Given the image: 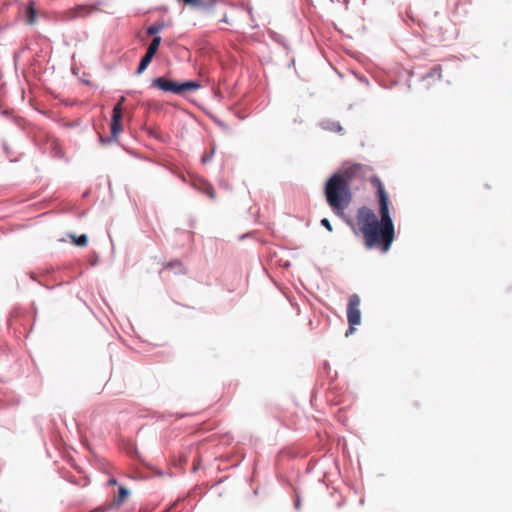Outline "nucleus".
<instances>
[{"instance_id": "obj_1", "label": "nucleus", "mask_w": 512, "mask_h": 512, "mask_svg": "<svg viewBox=\"0 0 512 512\" xmlns=\"http://www.w3.org/2000/svg\"><path fill=\"white\" fill-rule=\"evenodd\" d=\"M371 182L377 188L380 220L371 209L360 208L357 213L359 231L366 248H376L386 253L395 239V228L389 212V199L379 178L373 177Z\"/></svg>"}, {"instance_id": "obj_2", "label": "nucleus", "mask_w": 512, "mask_h": 512, "mask_svg": "<svg viewBox=\"0 0 512 512\" xmlns=\"http://www.w3.org/2000/svg\"><path fill=\"white\" fill-rule=\"evenodd\" d=\"M351 178V172L346 169L335 173L326 183L325 195L327 202L337 214H341L349 206V183Z\"/></svg>"}, {"instance_id": "obj_3", "label": "nucleus", "mask_w": 512, "mask_h": 512, "mask_svg": "<svg viewBox=\"0 0 512 512\" xmlns=\"http://www.w3.org/2000/svg\"><path fill=\"white\" fill-rule=\"evenodd\" d=\"M153 85L163 91L173 92L176 94H180L186 90H197L201 87V84L197 81H187L179 84L163 77L156 78L153 81Z\"/></svg>"}, {"instance_id": "obj_4", "label": "nucleus", "mask_w": 512, "mask_h": 512, "mask_svg": "<svg viewBox=\"0 0 512 512\" xmlns=\"http://www.w3.org/2000/svg\"><path fill=\"white\" fill-rule=\"evenodd\" d=\"M125 98L121 97L117 105L113 109V117H112V125H111V133L113 137H116L121 131V118H122V104L124 103Z\"/></svg>"}, {"instance_id": "obj_5", "label": "nucleus", "mask_w": 512, "mask_h": 512, "mask_svg": "<svg viewBox=\"0 0 512 512\" xmlns=\"http://www.w3.org/2000/svg\"><path fill=\"white\" fill-rule=\"evenodd\" d=\"M160 43H161V37H159V36L154 37V39L152 40V42L150 43V45L147 49L146 54L154 57V55L156 54V52L159 48Z\"/></svg>"}, {"instance_id": "obj_6", "label": "nucleus", "mask_w": 512, "mask_h": 512, "mask_svg": "<svg viewBox=\"0 0 512 512\" xmlns=\"http://www.w3.org/2000/svg\"><path fill=\"white\" fill-rule=\"evenodd\" d=\"M347 322H348V329L346 331V336H348L350 333H352V298H349L347 302Z\"/></svg>"}, {"instance_id": "obj_7", "label": "nucleus", "mask_w": 512, "mask_h": 512, "mask_svg": "<svg viewBox=\"0 0 512 512\" xmlns=\"http://www.w3.org/2000/svg\"><path fill=\"white\" fill-rule=\"evenodd\" d=\"M425 78H437L438 80L442 79V67L441 65H435L430 69V71L426 74Z\"/></svg>"}, {"instance_id": "obj_8", "label": "nucleus", "mask_w": 512, "mask_h": 512, "mask_svg": "<svg viewBox=\"0 0 512 512\" xmlns=\"http://www.w3.org/2000/svg\"><path fill=\"white\" fill-rule=\"evenodd\" d=\"M152 58H153L152 56L145 54V56L142 58L139 66L137 68L138 74H141L147 68V66L150 64Z\"/></svg>"}, {"instance_id": "obj_9", "label": "nucleus", "mask_w": 512, "mask_h": 512, "mask_svg": "<svg viewBox=\"0 0 512 512\" xmlns=\"http://www.w3.org/2000/svg\"><path fill=\"white\" fill-rule=\"evenodd\" d=\"M321 125L324 129L331 131H340L342 129L338 123L332 121H324L321 123Z\"/></svg>"}, {"instance_id": "obj_10", "label": "nucleus", "mask_w": 512, "mask_h": 512, "mask_svg": "<svg viewBox=\"0 0 512 512\" xmlns=\"http://www.w3.org/2000/svg\"><path fill=\"white\" fill-rule=\"evenodd\" d=\"M358 303H359V298L356 295H354V326L360 324V322H361L360 311L356 308Z\"/></svg>"}, {"instance_id": "obj_11", "label": "nucleus", "mask_w": 512, "mask_h": 512, "mask_svg": "<svg viewBox=\"0 0 512 512\" xmlns=\"http://www.w3.org/2000/svg\"><path fill=\"white\" fill-rule=\"evenodd\" d=\"M72 239H73V243L77 246H86L87 245V242H88V238L85 234L79 236V237H75V236H72Z\"/></svg>"}, {"instance_id": "obj_12", "label": "nucleus", "mask_w": 512, "mask_h": 512, "mask_svg": "<svg viewBox=\"0 0 512 512\" xmlns=\"http://www.w3.org/2000/svg\"><path fill=\"white\" fill-rule=\"evenodd\" d=\"M85 11V8L84 7H78V8H75V9H72L70 10L68 13H67V17L69 19H73V18H76L80 15L81 12Z\"/></svg>"}, {"instance_id": "obj_13", "label": "nucleus", "mask_w": 512, "mask_h": 512, "mask_svg": "<svg viewBox=\"0 0 512 512\" xmlns=\"http://www.w3.org/2000/svg\"><path fill=\"white\" fill-rule=\"evenodd\" d=\"M128 494H129V491L126 488L120 487L119 494H118V503L123 502L126 499V497L128 496Z\"/></svg>"}, {"instance_id": "obj_14", "label": "nucleus", "mask_w": 512, "mask_h": 512, "mask_svg": "<svg viewBox=\"0 0 512 512\" xmlns=\"http://www.w3.org/2000/svg\"><path fill=\"white\" fill-rule=\"evenodd\" d=\"M162 29H163V25H152V26L148 27L147 33L149 35H155V34L159 33Z\"/></svg>"}, {"instance_id": "obj_15", "label": "nucleus", "mask_w": 512, "mask_h": 512, "mask_svg": "<svg viewBox=\"0 0 512 512\" xmlns=\"http://www.w3.org/2000/svg\"><path fill=\"white\" fill-rule=\"evenodd\" d=\"M202 190H203V192H204V193H206L210 198H212V199H213V198L215 197V195H214V190H213V188H212L209 184L204 183V184H203V187H202Z\"/></svg>"}, {"instance_id": "obj_16", "label": "nucleus", "mask_w": 512, "mask_h": 512, "mask_svg": "<svg viewBox=\"0 0 512 512\" xmlns=\"http://www.w3.org/2000/svg\"><path fill=\"white\" fill-rule=\"evenodd\" d=\"M35 21H36V11L32 6H30L29 10H28V22L30 24H33V23H35Z\"/></svg>"}, {"instance_id": "obj_17", "label": "nucleus", "mask_w": 512, "mask_h": 512, "mask_svg": "<svg viewBox=\"0 0 512 512\" xmlns=\"http://www.w3.org/2000/svg\"><path fill=\"white\" fill-rule=\"evenodd\" d=\"M214 152H215V149L213 148L210 154H208V155H204V156L202 157V162H203V163H207L208 161H210V159L212 158V156H213Z\"/></svg>"}, {"instance_id": "obj_18", "label": "nucleus", "mask_w": 512, "mask_h": 512, "mask_svg": "<svg viewBox=\"0 0 512 512\" xmlns=\"http://www.w3.org/2000/svg\"><path fill=\"white\" fill-rule=\"evenodd\" d=\"M321 224H322L324 227H326L329 231H332V227H331V224H330V222H329V220H328V219L323 218V219L321 220Z\"/></svg>"}, {"instance_id": "obj_19", "label": "nucleus", "mask_w": 512, "mask_h": 512, "mask_svg": "<svg viewBox=\"0 0 512 512\" xmlns=\"http://www.w3.org/2000/svg\"><path fill=\"white\" fill-rule=\"evenodd\" d=\"M299 505H300V502H299V500H297L296 503H295L296 508H298Z\"/></svg>"}, {"instance_id": "obj_20", "label": "nucleus", "mask_w": 512, "mask_h": 512, "mask_svg": "<svg viewBox=\"0 0 512 512\" xmlns=\"http://www.w3.org/2000/svg\"><path fill=\"white\" fill-rule=\"evenodd\" d=\"M356 168H357V165L354 164V166H353L354 173L356 172Z\"/></svg>"}]
</instances>
